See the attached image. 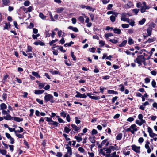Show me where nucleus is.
I'll list each match as a JSON object with an SVG mask.
<instances>
[{
	"label": "nucleus",
	"mask_w": 157,
	"mask_h": 157,
	"mask_svg": "<svg viewBox=\"0 0 157 157\" xmlns=\"http://www.w3.org/2000/svg\"><path fill=\"white\" fill-rule=\"evenodd\" d=\"M144 56H143V55H139L137 56L136 59L134 60V62L137 63L139 66L142 65L141 61H146L147 60Z\"/></svg>",
	"instance_id": "1"
},
{
	"label": "nucleus",
	"mask_w": 157,
	"mask_h": 157,
	"mask_svg": "<svg viewBox=\"0 0 157 157\" xmlns=\"http://www.w3.org/2000/svg\"><path fill=\"white\" fill-rule=\"evenodd\" d=\"M54 97L52 95L48 94H46L44 97V102H47L49 101L51 103H54L55 101L54 100Z\"/></svg>",
	"instance_id": "2"
},
{
	"label": "nucleus",
	"mask_w": 157,
	"mask_h": 157,
	"mask_svg": "<svg viewBox=\"0 0 157 157\" xmlns=\"http://www.w3.org/2000/svg\"><path fill=\"white\" fill-rule=\"evenodd\" d=\"M132 149L136 153L139 154L140 153V147L137 146L135 144L132 145Z\"/></svg>",
	"instance_id": "3"
},
{
	"label": "nucleus",
	"mask_w": 157,
	"mask_h": 157,
	"mask_svg": "<svg viewBox=\"0 0 157 157\" xmlns=\"http://www.w3.org/2000/svg\"><path fill=\"white\" fill-rule=\"evenodd\" d=\"M93 95V94L91 93H87V95L90 98H91L94 100H98L100 98V97L99 96H92L91 95Z\"/></svg>",
	"instance_id": "4"
},
{
	"label": "nucleus",
	"mask_w": 157,
	"mask_h": 157,
	"mask_svg": "<svg viewBox=\"0 0 157 157\" xmlns=\"http://www.w3.org/2000/svg\"><path fill=\"white\" fill-rule=\"evenodd\" d=\"M121 20L124 21H126L128 23H129V19L128 18H125L124 13H123L122 15L121 18Z\"/></svg>",
	"instance_id": "5"
},
{
	"label": "nucleus",
	"mask_w": 157,
	"mask_h": 157,
	"mask_svg": "<svg viewBox=\"0 0 157 157\" xmlns=\"http://www.w3.org/2000/svg\"><path fill=\"white\" fill-rule=\"evenodd\" d=\"M107 53H104L103 54V56L102 57V59H104L106 57V59L109 60H111V58H112V56L110 55L109 56H107Z\"/></svg>",
	"instance_id": "6"
},
{
	"label": "nucleus",
	"mask_w": 157,
	"mask_h": 157,
	"mask_svg": "<svg viewBox=\"0 0 157 157\" xmlns=\"http://www.w3.org/2000/svg\"><path fill=\"white\" fill-rule=\"evenodd\" d=\"M133 5V2L131 1H129L127 4L124 5V6L126 8H130Z\"/></svg>",
	"instance_id": "7"
},
{
	"label": "nucleus",
	"mask_w": 157,
	"mask_h": 157,
	"mask_svg": "<svg viewBox=\"0 0 157 157\" xmlns=\"http://www.w3.org/2000/svg\"><path fill=\"white\" fill-rule=\"evenodd\" d=\"M21 52L22 53L23 55L25 56H27L28 55H29V56H28V59L32 58L33 57V56H32L33 54L31 53H28V54H27L24 51H22Z\"/></svg>",
	"instance_id": "8"
},
{
	"label": "nucleus",
	"mask_w": 157,
	"mask_h": 157,
	"mask_svg": "<svg viewBox=\"0 0 157 157\" xmlns=\"http://www.w3.org/2000/svg\"><path fill=\"white\" fill-rule=\"evenodd\" d=\"M68 29L70 30H72L75 32H78L79 31L78 29L76 27H73L72 26H70L68 27Z\"/></svg>",
	"instance_id": "9"
},
{
	"label": "nucleus",
	"mask_w": 157,
	"mask_h": 157,
	"mask_svg": "<svg viewBox=\"0 0 157 157\" xmlns=\"http://www.w3.org/2000/svg\"><path fill=\"white\" fill-rule=\"evenodd\" d=\"M48 124L49 125H53L56 127H58V125H59L58 122L53 120L51 123H49Z\"/></svg>",
	"instance_id": "10"
},
{
	"label": "nucleus",
	"mask_w": 157,
	"mask_h": 157,
	"mask_svg": "<svg viewBox=\"0 0 157 157\" xmlns=\"http://www.w3.org/2000/svg\"><path fill=\"white\" fill-rule=\"evenodd\" d=\"M71 126L72 127L74 130L75 131L78 132L80 129V127H77L75 124H71Z\"/></svg>",
	"instance_id": "11"
},
{
	"label": "nucleus",
	"mask_w": 157,
	"mask_h": 157,
	"mask_svg": "<svg viewBox=\"0 0 157 157\" xmlns=\"http://www.w3.org/2000/svg\"><path fill=\"white\" fill-rule=\"evenodd\" d=\"M89 140L92 143L94 144L96 142L95 137L94 136H90L89 137Z\"/></svg>",
	"instance_id": "12"
},
{
	"label": "nucleus",
	"mask_w": 157,
	"mask_h": 157,
	"mask_svg": "<svg viewBox=\"0 0 157 157\" xmlns=\"http://www.w3.org/2000/svg\"><path fill=\"white\" fill-rule=\"evenodd\" d=\"M109 147L110 148L111 151H114V150L117 151L119 150L120 148V147H116L113 146H110Z\"/></svg>",
	"instance_id": "13"
},
{
	"label": "nucleus",
	"mask_w": 157,
	"mask_h": 157,
	"mask_svg": "<svg viewBox=\"0 0 157 157\" xmlns=\"http://www.w3.org/2000/svg\"><path fill=\"white\" fill-rule=\"evenodd\" d=\"M4 118L6 120H11L13 119V117H11L9 114H8L6 116L4 117Z\"/></svg>",
	"instance_id": "14"
},
{
	"label": "nucleus",
	"mask_w": 157,
	"mask_h": 157,
	"mask_svg": "<svg viewBox=\"0 0 157 157\" xmlns=\"http://www.w3.org/2000/svg\"><path fill=\"white\" fill-rule=\"evenodd\" d=\"M49 72L52 74V75H60V73L59 71H50Z\"/></svg>",
	"instance_id": "15"
},
{
	"label": "nucleus",
	"mask_w": 157,
	"mask_h": 157,
	"mask_svg": "<svg viewBox=\"0 0 157 157\" xmlns=\"http://www.w3.org/2000/svg\"><path fill=\"white\" fill-rule=\"evenodd\" d=\"M66 149H67V153L69 154V156H71L72 154L71 148V147H66Z\"/></svg>",
	"instance_id": "16"
},
{
	"label": "nucleus",
	"mask_w": 157,
	"mask_h": 157,
	"mask_svg": "<svg viewBox=\"0 0 157 157\" xmlns=\"http://www.w3.org/2000/svg\"><path fill=\"white\" fill-rule=\"evenodd\" d=\"M114 33H115L120 34L121 33V30L117 28H115L113 29Z\"/></svg>",
	"instance_id": "17"
},
{
	"label": "nucleus",
	"mask_w": 157,
	"mask_h": 157,
	"mask_svg": "<svg viewBox=\"0 0 157 157\" xmlns=\"http://www.w3.org/2000/svg\"><path fill=\"white\" fill-rule=\"evenodd\" d=\"M44 91V90H35L34 93L36 95H40L43 93Z\"/></svg>",
	"instance_id": "18"
},
{
	"label": "nucleus",
	"mask_w": 157,
	"mask_h": 157,
	"mask_svg": "<svg viewBox=\"0 0 157 157\" xmlns=\"http://www.w3.org/2000/svg\"><path fill=\"white\" fill-rule=\"evenodd\" d=\"M127 42V41L126 40H123L118 46L120 47H124L126 44Z\"/></svg>",
	"instance_id": "19"
},
{
	"label": "nucleus",
	"mask_w": 157,
	"mask_h": 157,
	"mask_svg": "<svg viewBox=\"0 0 157 157\" xmlns=\"http://www.w3.org/2000/svg\"><path fill=\"white\" fill-rule=\"evenodd\" d=\"M152 31V28L150 27H149L147 29V36H150L151 35Z\"/></svg>",
	"instance_id": "20"
},
{
	"label": "nucleus",
	"mask_w": 157,
	"mask_h": 157,
	"mask_svg": "<svg viewBox=\"0 0 157 157\" xmlns=\"http://www.w3.org/2000/svg\"><path fill=\"white\" fill-rule=\"evenodd\" d=\"M13 119L15 121L17 122H20L23 120V119L22 118H20L16 117H13Z\"/></svg>",
	"instance_id": "21"
},
{
	"label": "nucleus",
	"mask_w": 157,
	"mask_h": 157,
	"mask_svg": "<svg viewBox=\"0 0 157 157\" xmlns=\"http://www.w3.org/2000/svg\"><path fill=\"white\" fill-rule=\"evenodd\" d=\"M107 92L109 94H118V92L117 91H115L112 90H108L107 91Z\"/></svg>",
	"instance_id": "22"
},
{
	"label": "nucleus",
	"mask_w": 157,
	"mask_h": 157,
	"mask_svg": "<svg viewBox=\"0 0 157 157\" xmlns=\"http://www.w3.org/2000/svg\"><path fill=\"white\" fill-rule=\"evenodd\" d=\"M156 40V38H149L148 40L146 41L144 43H146L147 42H148V43H150L152 42H153L155 41Z\"/></svg>",
	"instance_id": "23"
},
{
	"label": "nucleus",
	"mask_w": 157,
	"mask_h": 157,
	"mask_svg": "<svg viewBox=\"0 0 157 157\" xmlns=\"http://www.w3.org/2000/svg\"><path fill=\"white\" fill-rule=\"evenodd\" d=\"M130 128L131 129H132L133 130H134V131H137L138 130V129L137 128V126L135 124L132 125L130 126V128Z\"/></svg>",
	"instance_id": "24"
},
{
	"label": "nucleus",
	"mask_w": 157,
	"mask_h": 157,
	"mask_svg": "<svg viewBox=\"0 0 157 157\" xmlns=\"http://www.w3.org/2000/svg\"><path fill=\"white\" fill-rule=\"evenodd\" d=\"M2 2L3 4L5 6H8L10 2V0H2Z\"/></svg>",
	"instance_id": "25"
},
{
	"label": "nucleus",
	"mask_w": 157,
	"mask_h": 157,
	"mask_svg": "<svg viewBox=\"0 0 157 157\" xmlns=\"http://www.w3.org/2000/svg\"><path fill=\"white\" fill-rule=\"evenodd\" d=\"M1 107V109L2 110H4L6 109L7 108V106L4 103H2L0 105Z\"/></svg>",
	"instance_id": "26"
},
{
	"label": "nucleus",
	"mask_w": 157,
	"mask_h": 157,
	"mask_svg": "<svg viewBox=\"0 0 157 157\" xmlns=\"http://www.w3.org/2000/svg\"><path fill=\"white\" fill-rule=\"evenodd\" d=\"M32 75L35 76L36 78H40V76L39 74L38 73L35 71H33L32 72Z\"/></svg>",
	"instance_id": "27"
},
{
	"label": "nucleus",
	"mask_w": 157,
	"mask_h": 157,
	"mask_svg": "<svg viewBox=\"0 0 157 157\" xmlns=\"http://www.w3.org/2000/svg\"><path fill=\"white\" fill-rule=\"evenodd\" d=\"M122 133H119L116 136V139L117 140H120L122 138Z\"/></svg>",
	"instance_id": "28"
},
{
	"label": "nucleus",
	"mask_w": 157,
	"mask_h": 157,
	"mask_svg": "<svg viewBox=\"0 0 157 157\" xmlns=\"http://www.w3.org/2000/svg\"><path fill=\"white\" fill-rule=\"evenodd\" d=\"M71 56L73 60L74 61H76V56L74 54V52L73 51L71 52Z\"/></svg>",
	"instance_id": "29"
},
{
	"label": "nucleus",
	"mask_w": 157,
	"mask_h": 157,
	"mask_svg": "<svg viewBox=\"0 0 157 157\" xmlns=\"http://www.w3.org/2000/svg\"><path fill=\"white\" fill-rule=\"evenodd\" d=\"M18 128H20V130H16V131H15V133H17V132H18V133H21L23 132L24 129L22 127H21L20 126H19L18 127Z\"/></svg>",
	"instance_id": "30"
},
{
	"label": "nucleus",
	"mask_w": 157,
	"mask_h": 157,
	"mask_svg": "<svg viewBox=\"0 0 157 157\" xmlns=\"http://www.w3.org/2000/svg\"><path fill=\"white\" fill-rule=\"evenodd\" d=\"M128 43L129 45H131L134 43V42L133 40L130 37L128 39Z\"/></svg>",
	"instance_id": "31"
},
{
	"label": "nucleus",
	"mask_w": 157,
	"mask_h": 157,
	"mask_svg": "<svg viewBox=\"0 0 157 157\" xmlns=\"http://www.w3.org/2000/svg\"><path fill=\"white\" fill-rule=\"evenodd\" d=\"M7 94L6 93L4 92L3 94L2 95V98L3 99L4 101H6L7 100Z\"/></svg>",
	"instance_id": "32"
},
{
	"label": "nucleus",
	"mask_w": 157,
	"mask_h": 157,
	"mask_svg": "<svg viewBox=\"0 0 157 157\" xmlns=\"http://www.w3.org/2000/svg\"><path fill=\"white\" fill-rule=\"evenodd\" d=\"M7 153V151L5 149H0V153L3 155H6Z\"/></svg>",
	"instance_id": "33"
},
{
	"label": "nucleus",
	"mask_w": 157,
	"mask_h": 157,
	"mask_svg": "<svg viewBox=\"0 0 157 157\" xmlns=\"http://www.w3.org/2000/svg\"><path fill=\"white\" fill-rule=\"evenodd\" d=\"M78 20L79 21L82 23H84V18L82 16H79L78 18Z\"/></svg>",
	"instance_id": "34"
},
{
	"label": "nucleus",
	"mask_w": 157,
	"mask_h": 157,
	"mask_svg": "<svg viewBox=\"0 0 157 157\" xmlns=\"http://www.w3.org/2000/svg\"><path fill=\"white\" fill-rule=\"evenodd\" d=\"M110 19L112 22H114L116 20V17L113 15H111L110 17Z\"/></svg>",
	"instance_id": "35"
},
{
	"label": "nucleus",
	"mask_w": 157,
	"mask_h": 157,
	"mask_svg": "<svg viewBox=\"0 0 157 157\" xmlns=\"http://www.w3.org/2000/svg\"><path fill=\"white\" fill-rule=\"evenodd\" d=\"M60 116L63 117L64 118L66 117L67 116V113H65V112L63 110H62V111L60 113Z\"/></svg>",
	"instance_id": "36"
},
{
	"label": "nucleus",
	"mask_w": 157,
	"mask_h": 157,
	"mask_svg": "<svg viewBox=\"0 0 157 157\" xmlns=\"http://www.w3.org/2000/svg\"><path fill=\"white\" fill-rule=\"evenodd\" d=\"M125 132L130 131V132L132 134H134L135 133V132H136L137 131H134V130H131V129L130 128H128L125 130Z\"/></svg>",
	"instance_id": "37"
},
{
	"label": "nucleus",
	"mask_w": 157,
	"mask_h": 157,
	"mask_svg": "<svg viewBox=\"0 0 157 157\" xmlns=\"http://www.w3.org/2000/svg\"><path fill=\"white\" fill-rule=\"evenodd\" d=\"M90 6L88 5L85 6V5H81L80 6V8L82 9H84L85 8L87 10H89Z\"/></svg>",
	"instance_id": "38"
},
{
	"label": "nucleus",
	"mask_w": 157,
	"mask_h": 157,
	"mask_svg": "<svg viewBox=\"0 0 157 157\" xmlns=\"http://www.w3.org/2000/svg\"><path fill=\"white\" fill-rule=\"evenodd\" d=\"M39 17L42 19L43 20H45L46 18V16H44L42 13L40 12L39 13Z\"/></svg>",
	"instance_id": "39"
},
{
	"label": "nucleus",
	"mask_w": 157,
	"mask_h": 157,
	"mask_svg": "<svg viewBox=\"0 0 157 157\" xmlns=\"http://www.w3.org/2000/svg\"><path fill=\"white\" fill-rule=\"evenodd\" d=\"M64 9L63 7H61V8H58L56 9V11L58 13H61L62 11H63Z\"/></svg>",
	"instance_id": "40"
},
{
	"label": "nucleus",
	"mask_w": 157,
	"mask_h": 157,
	"mask_svg": "<svg viewBox=\"0 0 157 157\" xmlns=\"http://www.w3.org/2000/svg\"><path fill=\"white\" fill-rule=\"evenodd\" d=\"M76 93L77 94L76 95H75L76 98H82V94H80L79 92L78 91H76Z\"/></svg>",
	"instance_id": "41"
},
{
	"label": "nucleus",
	"mask_w": 157,
	"mask_h": 157,
	"mask_svg": "<svg viewBox=\"0 0 157 157\" xmlns=\"http://www.w3.org/2000/svg\"><path fill=\"white\" fill-rule=\"evenodd\" d=\"M146 19L144 18H143L142 20L139 21V24L140 25H142L144 24L146 21Z\"/></svg>",
	"instance_id": "42"
},
{
	"label": "nucleus",
	"mask_w": 157,
	"mask_h": 157,
	"mask_svg": "<svg viewBox=\"0 0 157 157\" xmlns=\"http://www.w3.org/2000/svg\"><path fill=\"white\" fill-rule=\"evenodd\" d=\"M139 11L140 10L139 9H133L132 11L135 15H136L137 14Z\"/></svg>",
	"instance_id": "43"
},
{
	"label": "nucleus",
	"mask_w": 157,
	"mask_h": 157,
	"mask_svg": "<svg viewBox=\"0 0 157 157\" xmlns=\"http://www.w3.org/2000/svg\"><path fill=\"white\" fill-rule=\"evenodd\" d=\"M44 119H46V121H47L49 123H51L52 121H53L52 120V118L50 117H45L44 118Z\"/></svg>",
	"instance_id": "44"
},
{
	"label": "nucleus",
	"mask_w": 157,
	"mask_h": 157,
	"mask_svg": "<svg viewBox=\"0 0 157 157\" xmlns=\"http://www.w3.org/2000/svg\"><path fill=\"white\" fill-rule=\"evenodd\" d=\"M71 130V129L68 128L67 127L65 126L64 127V132L66 133H68Z\"/></svg>",
	"instance_id": "45"
},
{
	"label": "nucleus",
	"mask_w": 157,
	"mask_h": 157,
	"mask_svg": "<svg viewBox=\"0 0 157 157\" xmlns=\"http://www.w3.org/2000/svg\"><path fill=\"white\" fill-rule=\"evenodd\" d=\"M23 141L24 144L26 146V148L27 149H29L30 147L28 144V142L25 140H24Z\"/></svg>",
	"instance_id": "46"
},
{
	"label": "nucleus",
	"mask_w": 157,
	"mask_h": 157,
	"mask_svg": "<svg viewBox=\"0 0 157 157\" xmlns=\"http://www.w3.org/2000/svg\"><path fill=\"white\" fill-rule=\"evenodd\" d=\"M99 88L100 90V91L99 92H100V93H101L102 94H103L104 90L106 88L102 86H101Z\"/></svg>",
	"instance_id": "47"
},
{
	"label": "nucleus",
	"mask_w": 157,
	"mask_h": 157,
	"mask_svg": "<svg viewBox=\"0 0 157 157\" xmlns=\"http://www.w3.org/2000/svg\"><path fill=\"white\" fill-rule=\"evenodd\" d=\"M99 44L101 45L100 46V47H101L103 46L105 44V42L102 40H100L99 41Z\"/></svg>",
	"instance_id": "48"
},
{
	"label": "nucleus",
	"mask_w": 157,
	"mask_h": 157,
	"mask_svg": "<svg viewBox=\"0 0 157 157\" xmlns=\"http://www.w3.org/2000/svg\"><path fill=\"white\" fill-rule=\"evenodd\" d=\"M75 138L76 139L78 142H80L82 140V138L81 137H79L77 136H75Z\"/></svg>",
	"instance_id": "49"
},
{
	"label": "nucleus",
	"mask_w": 157,
	"mask_h": 157,
	"mask_svg": "<svg viewBox=\"0 0 157 157\" xmlns=\"http://www.w3.org/2000/svg\"><path fill=\"white\" fill-rule=\"evenodd\" d=\"M113 35L112 34V33H108L105 34V36L106 38H107L108 37L113 36Z\"/></svg>",
	"instance_id": "50"
},
{
	"label": "nucleus",
	"mask_w": 157,
	"mask_h": 157,
	"mask_svg": "<svg viewBox=\"0 0 157 157\" xmlns=\"http://www.w3.org/2000/svg\"><path fill=\"white\" fill-rule=\"evenodd\" d=\"M105 148V151H106V153H110L111 152L110 148L109 146L108 147H106Z\"/></svg>",
	"instance_id": "51"
},
{
	"label": "nucleus",
	"mask_w": 157,
	"mask_h": 157,
	"mask_svg": "<svg viewBox=\"0 0 157 157\" xmlns=\"http://www.w3.org/2000/svg\"><path fill=\"white\" fill-rule=\"evenodd\" d=\"M30 4V2L28 0H26L25 1L24 4V5L25 6H27L29 5Z\"/></svg>",
	"instance_id": "52"
},
{
	"label": "nucleus",
	"mask_w": 157,
	"mask_h": 157,
	"mask_svg": "<svg viewBox=\"0 0 157 157\" xmlns=\"http://www.w3.org/2000/svg\"><path fill=\"white\" fill-rule=\"evenodd\" d=\"M15 134L16 136L19 138H22L24 137L23 135H22L21 134H17V133Z\"/></svg>",
	"instance_id": "53"
},
{
	"label": "nucleus",
	"mask_w": 157,
	"mask_h": 157,
	"mask_svg": "<svg viewBox=\"0 0 157 157\" xmlns=\"http://www.w3.org/2000/svg\"><path fill=\"white\" fill-rule=\"evenodd\" d=\"M36 101L37 102H38L39 104L40 105H43V101L42 100H40L38 98H36Z\"/></svg>",
	"instance_id": "54"
},
{
	"label": "nucleus",
	"mask_w": 157,
	"mask_h": 157,
	"mask_svg": "<svg viewBox=\"0 0 157 157\" xmlns=\"http://www.w3.org/2000/svg\"><path fill=\"white\" fill-rule=\"evenodd\" d=\"M33 7L32 6H30L28 8H27L28 10H26L25 13H27L28 12H31L32 11V10L33 9Z\"/></svg>",
	"instance_id": "55"
},
{
	"label": "nucleus",
	"mask_w": 157,
	"mask_h": 157,
	"mask_svg": "<svg viewBox=\"0 0 157 157\" xmlns=\"http://www.w3.org/2000/svg\"><path fill=\"white\" fill-rule=\"evenodd\" d=\"M98 133L97 130L94 129H93L91 131V134L92 135H96Z\"/></svg>",
	"instance_id": "56"
},
{
	"label": "nucleus",
	"mask_w": 157,
	"mask_h": 157,
	"mask_svg": "<svg viewBox=\"0 0 157 157\" xmlns=\"http://www.w3.org/2000/svg\"><path fill=\"white\" fill-rule=\"evenodd\" d=\"M121 26L123 28H127L129 27V25L126 24H124L122 25Z\"/></svg>",
	"instance_id": "57"
},
{
	"label": "nucleus",
	"mask_w": 157,
	"mask_h": 157,
	"mask_svg": "<svg viewBox=\"0 0 157 157\" xmlns=\"http://www.w3.org/2000/svg\"><path fill=\"white\" fill-rule=\"evenodd\" d=\"M151 85H152V86L153 88H155V87H157L156 86V82H155V80H153L152 81V82H151Z\"/></svg>",
	"instance_id": "58"
},
{
	"label": "nucleus",
	"mask_w": 157,
	"mask_h": 157,
	"mask_svg": "<svg viewBox=\"0 0 157 157\" xmlns=\"http://www.w3.org/2000/svg\"><path fill=\"white\" fill-rule=\"evenodd\" d=\"M109 41L113 43L114 44H116L118 42V41L117 40H116L114 39H110Z\"/></svg>",
	"instance_id": "59"
},
{
	"label": "nucleus",
	"mask_w": 157,
	"mask_h": 157,
	"mask_svg": "<svg viewBox=\"0 0 157 157\" xmlns=\"http://www.w3.org/2000/svg\"><path fill=\"white\" fill-rule=\"evenodd\" d=\"M96 48L94 47H92L89 48V50L90 52L92 53H94L95 52Z\"/></svg>",
	"instance_id": "60"
},
{
	"label": "nucleus",
	"mask_w": 157,
	"mask_h": 157,
	"mask_svg": "<svg viewBox=\"0 0 157 157\" xmlns=\"http://www.w3.org/2000/svg\"><path fill=\"white\" fill-rule=\"evenodd\" d=\"M45 83H40L39 84V87L40 88V89H42L43 88L44 86L45 85Z\"/></svg>",
	"instance_id": "61"
},
{
	"label": "nucleus",
	"mask_w": 157,
	"mask_h": 157,
	"mask_svg": "<svg viewBox=\"0 0 157 157\" xmlns=\"http://www.w3.org/2000/svg\"><path fill=\"white\" fill-rule=\"evenodd\" d=\"M118 96H115L113 97L112 100V102L113 103H114L115 101L118 99Z\"/></svg>",
	"instance_id": "62"
},
{
	"label": "nucleus",
	"mask_w": 157,
	"mask_h": 157,
	"mask_svg": "<svg viewBox=\"0 0 157 157\" xmlns=\"http://www.w3.org/2000/svg\"><path fill=\"white\" fill-rule=\"evenodd\" d=\"M63 136H64L65 138L66 139V140L67 141H68L70 140V139L69 138H68L67 137L68 136L67 135L65 134H63Z\"/></svg>",
	"instance_id": "63"
},
{
	"label": "nucleus",
	"mask_w": 157,
	"mask_h": 157,
	"mask_svg": "<svg viewBox=\"0 0 157 157\" xmlns=\"http://www.w3.org/2000/svg\"><path fill=\"white\" fill-rule=\"evenodd\" d=\"M113 6V5L112 4H109L107 7V9L108 10H111Z\"/></svg>",
	"instance_id": "64"
}]
</instances>
